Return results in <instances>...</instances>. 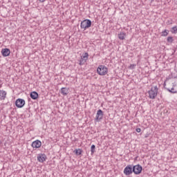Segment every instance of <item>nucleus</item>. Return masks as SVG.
<instances>
[{"label":"nucleus","instance_id":"1","mask_svg":"<svg viewBox=\"0 0 177 177\" xmlns=\"http://www.w3.org/2000/svg\"><path fill=\"white\" fill-rule=\"evenodd\" d=\"M149 99H156L157 95H158V87L157 86H153L150 91H148Z\"/></svg>","mask_w":177,"mask_h":177},{"label":"nucleus","instance_id":"2","mask_svg":"<svg viewBox=\"0 0 177 177\" xmlns=\"http://www.w3.org/2000/svg\"><path fill=\"white\" fill-rule=\"evenodd\" d=\"M97 73L99 75H106L109 73V69L104 65H100L97 68Z\"/></svg>","mask_w":177,"mask_h":177},{"label":"nucleus","instance_id":"3","mask_svg":"<svg viewBox=\"0 0 177 177\" xmlns=\"http://www.w3.org/2000/svg\"><path fill=\"white\" fill-rule=\"evenodd\" d=\"M92 26V21L91 19H84L80 24V28L83 30H86Z\"/></svg>","mask_w":177,"mask_h":177},{"label":"nucleus","instance_id":"4","mask_svg":"<svg viewBox=\"0 0 177 177\" xmlns=\"http://www.w3.org/2000/svg\"><path fill=\"white\" fill-rule=\"evenodd\" d=\"M133 172V169L131 165H127L124 169V174L127 176H129V175H132Z\"/></svg>","mask_w":177,"mask_h":177},{"label":"nucleus","instance_id":"5","mask_svg":"<svg viewBox=\"0 0 177 177\" xmlns=\"http://www.w3.org/2000/svg\"><path fill=\"white\" fill-rule=\"evenodd\" d=\"M142 169H143V168L140 166V165L133 166V172L135 174V175L142 174Z\"/></svg>","mask_w":177,"mask_h":177},{"label":"nucleus","instance_id":"6","mask_svg":"<svg viewBox=\"0 0 177 177\" xmlns=\"http://www.w3.org/2000/svg\"><path fill=\"white\" fill-rule=\"evenodd\" d=\"M24 104H26V101L21 98H19L15 101V105L18 109L24 107Z\"/></svg>","mask_w":177,"mask_h":177},{"label":"nucleus","instance_id":"7","mask_svg":"<svg viewBox=\"0 0 177 177\" xmlns=\"http://www.w3.org/2000/svg\"><path fill=\"white\" fill-rule=\"evenodd\" d=\"M89 55L88 54V53H85L84 55L81 57V59L80 60V66H82L84 64H85V62H86V60H88V57Z\"/></svg>","mask_w":177,"mask_h":177},{"label":"nucleus","instance_id":"8","mask_svg":"<svg viewBox=\"0 0 177 177\" xmlns=\"http://www.w3.org/2000/svg\"><path fill=\"white\" fill-rule=\"evenodd\" d=\"M103 115H104V114L103 113V111H102V109H99L97 111L95 120L97 121H100V120H103Z\"/></svg>","mask_w":177,"mask_h":177},{"label":"nucleus","instance_id":"9","mask_svg":"<svg viewBox=\"0 0 177 177\" xmlns=\"http://www.w3.org/2000/svg\"><path fill=\"white\" fill-rule=\"evenodd\" d=\"M41 146H42V142L39 140H36L32 143V147H33V149H39Z\"/></svg>","mask_w":177,"mask_h":177},{"label":"nucleus","instance_id":"10","mask_svg":"<svg viewBox=\"0 0 177 177\" xmlns=\"http://www.w3.org/2000/svg\"><path fill=\"white\" fill-rule=\"evenodd\" d=\"M37 160L39 162H44V161H46V155L44 153H39L37 155Z\"/></svg>","mask_w":177,"mask_h":177},{"label":"nucleus","instance_id":"11","mask_svg":"<svg viewBox=\"0 0 177 177\" xmlns=\"http://www.w3.org/2000/svg\"><path fill=\"white\" fill-rule=\"evenodd\" d=\"M1 53L3 57H7V56L10 55V50L9 48H3L1 50Z\"/></svg>","mask_w":177,"mask_h":177},{"label":"nucleus","instance_id":"12","mask_svg":"<svg viewBox=\"0 0 177 177\" xmlns=\"http://www.w3.org/2000/svg\"><path fill=\"white\" fill-rule=\"evenodd\" d=\"M6 91L0 90V100H5V99H6Z\"/></svg>","mask_w":177,"mask_h":177},{"label":"nucleus","instance_id":"13","mask_svg":"<svg viewBox=\"0 0 177 177\" xmlns=\"http://www.w3.org/2000/svg\"><path fill=\"white\" fill-rule=\"evenodd\" d=\"M68 88L62 87L60 91L62 95H63V96H67L68 95Z\"/></svg>","mask_w":177,"mask_h":177},{"label":"nucleus","instance_id":"14","mask_svg":"<svg viewBox=\"0 0 177 177\" xmlns=\"http://www.w3.org/2000/svg\"><path fill=\"white\" fill-rule=\"evenodd\" d=\"M118 37L119 39L121 41H124L125 39V37H127V33L125 32H120L118 35Z\"/></svg>","mask_w":177,"mask_h":177},{"label":"nucleus","instance_id":"15","mask_svg":"<svg viewBox=\"0 0 177 177\" xmlns=\"http://www.w3.org/2000/svg\"><path fill=\"white\" fill-rule=\"evenodd\" d=\"M30 97L33 100H37V98L39 97L38 93H37V91H32L30 93Z\"/></svg>","mask_w":177,"mask_h":177},{"label":"nucleus","instance_id":"16","mask_svg":"<svg viewBox=\"0 0 177 177\" xmlns=\"http://www.w3.org/2000/svg\"><path fill=\"white\" fill-rule=\"evenodd\" d=\"M73 153H75L76 156H81L82 154V149H75Z\"/></svg>","mask_w":177,"mask_h":177},{"label":"nucleus","instance_id":"17","mask_svg":"<svg viewBox=\"0 0 177 177\" xmlns=\"http://www.w3.org/2000/svg\"><path fill=\"white\" fill-rule=\"evenodd\" d=\"M168 34H169V30L165 29V30H163L162 32L161 37H167L168 35Z\"/></svg>","mask_w":177,"mask_h":177},{"label":"nucleus","instance_id":"18","mask_svg":"<svg viewBox=\"0 0 177 177\" xmlns=\"http://www.w3.org/2000/svg\"><path fill=\"white\" fill-rule=\"evenodd\" d=\"M171 34H177V26H175L171 28Z\"/></svg>","mask_w":177,"mask_h":177},{"label":"nucleus","instance_id":"19","mask_svg":"<svg viewBox=\"0 0 177 177\" xmlns=\"http://www.w3.org/2000/svg\"><path fill=\"white\" fill-rule=\"evenodd\" d=\"M95 149H96V146H95V145H91V154H94L95 153Z\"/></svg>","mask_w":177,"mask_h":177},{"label":"nucleus","instance_id":"20","mask_svg":"<svg viewBox=\"0 0 177 177\" xmlns=\"http://www.w3.org/2000/svg\"><path fill=\"white\" fill-rule=\"evenodd\" d=\"M167 91L169 92H170L171 93H177V89L175 90V88L173 87L171 89H167Z\"/></svg>","mask_w":177,"mask_h":177},{"label":"nucleus","instance_id":"21","mask_svg":"<svg viewBox=\"0 0 177 177\" xmlns=\"http://www.w3.org/2000/svg\"><path fill=\"white\" fill-rule=\"evenodd\" d=\"M167 42H169L170 44H172L174 42V37H168L167 39Z\"/></svg>","mask_w":177,"mask_h":177},{"label":"nucleus","instance_id":"22","mask_svg":"<svg viewBox=\"0 0 177 177\" xmlns=\"http://www.w3.org/2000/svg\"><path fill=\"white\" fill-rule=\"evenodd\" d=\"M141 131H142V129L140 128L136 129V132H138V133H140V132Z\"/></svg>","mask_w":177,"mask_h":177},{"label":"nucleus","instance_id":"23","mask_svg":"<svg viewBox=\"0 0 177 177\" xmlns=\"http://www.w3.org/2000/svg\"><path fill=\"white\" fill-rule=\"evenodd\" d=\"M135 64H131L130 65V68H132V69H133V68H135Z\"/></svg>","mask_w":177,"mask_h":177},{"label":"nucleus","instance_id":"24","mask_svg":"<svg viewBox=\"0 0 177 177\" xmlns=\"http://www.w3.org/2000/svg\"><path fill=\"white\" fill-rule=\"evenodd\" d=\"M39 2H41V3L45 2V0H39Z\"/></svg>","mask_w":177,"mask_h":177}]
</instances>
